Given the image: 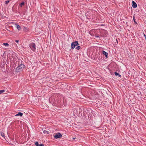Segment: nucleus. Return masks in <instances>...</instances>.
I'll return each mask as SVG.
<instances>
[{
    "label": "nucleus",
    "mask_w": 146,
    "mask_h": 146,
    "mask_svg": "<svg viewBox=\"0 0 146 146\" xmlns=\"http://www.w3.org/2000/svg\"><path fill=\"white\" fill-rule=\"evenodd\" d=\"M35 145L37 146H39V144H38V142H36L35 143Z\"/></svg>",
    "instance_id": "15"
},
{
    "label": "nucleus",
    "mask_w": 146,
    "mask_h": 146,
    "mask_svg": "<svg viewBox=\"0 0 146 146\" xmlns=\"http://www.w3.org/2000/svg\"><path fill=\"white\" fill-rule=\"evenodd\" d=\"M73 139H75V138H73Z\"/></svg>",
    "instance_id": "24"
},
{
    "label": "nucleus",
    "mask_w": 146,
    "mask_h": 146,
    "mask_svg": "<svg viewBox=\"0 0 146 146\" xmlns=\"http://www.w3.org/2000/svg\"><path fill=\"white\" fill-rule=\"evenodd\" d=\"M31 48L33 51L36 50V45L34 43H32L29 44V46Z\"/></svg>",
    "instance_id": "2"
},
{
    "label": "nucleus",
    "mask_w": 146,
    "mask_h": 146,
    "mask_svg": "<svg viewBox=\"0 0 146 146\" xmlns=\"http://www.w3.org/2000/svg\"><path fill=\"white\" fill-rule=\"evenodd\" d=\"M43 133H44L45 134H48L49 133V131H46V130H44L43 131Z\"/></svg>",
    "instance_id": "9"
},
{
    "label": "nucleus",
    "mask_w": 146,
    "mask_h": 146,
    "mask_svg": "<svg viewBox=\"0 0 146 146\" xmlns=\"http://www.w3.org/2000/svg\"><path fill=\"white\" fill-rule=\"evenodd\" d=\"M9 2V1L8 0V1H5V4H7Z\"/></svg>",
    "instance_id": "19"
},
{
    "label": "nucleus",
    "mask_w": 146,
    "mask_h": 146,
    "mask_svg": "<svg viewBox=\"0 0 146 146\" xmlns=\"http://www.w3.org/2000/svg\"><path fill=\"white\" fill-rule=\"evenodd\" d=\"M102 53L105 55L106 57H107V56L108 55V53H107L106 52L104 51H103L102 52Z\"/></svg>",
    "instance_id": "7"
},
{
    "label": "nucleus",
    "mask_w": 146,
    "mask_h": 146,
    "mask_svg": "<svg viewBox=\"0 0 146 146\" xmlns=\"http://www.w3.org/2000/svg\"><path fill=\"white\" fill-rule=\"evenodd\" d=\"M15 42H16L18 43L19 42V40H15Z\"/></svg>",
    "instance_id": "21"
},
{
    "label": "nucleus",
    "mask_w": 146,
    "mask_h": 146,
    "mask_svg": "<svg viewBox=\"0 0 146 146\" xmlns=\"http://www.w3.org/2000/svg\"><path fill=\"white\" fill-rule=\"evenodd\" d=\"M144 36H145V37H146V36H145V34H144ZM145 39H146V37H145Z\"/></svg>",
    "instance_id": "22"
},
{
    "label": "nucleus",
    "mask_w": 146,
    "mask_h": 146,
    "mask_svg": "<svg viewBox=\"0 0 146 146\" xmlns=\"http://www.w3.org/2000/svg\"><path fill=\"white\" fill-rule=\"evenodd\" d=\"M3 45L7 46H8L9 45V44L7 43H4Z\"/></svg>",
    "instance_id": "12"
},
{
    "label": "nucleus",
    "mask_w": 146,
    "mask_h": 146,
    "mask_svg": "<svg viewBox=\"0 0 146 146\" xmlns=\"http://www.w3.org/2000/svg\"><path fill=\"white\" fill-rule=\"evenodd\" d=\"M23 114L21 112L17 114L16 115V116H22L23 115Z\"/></svg>",
    "instance_id": "8"
},
{
    "label": "nucleus",
    "mask_w": 146,
    "mask_h": 146,
    "mask_svg": "<svg viewBox=\"0 0 146 146\" xmlns=\"http://www.w3.org/2000/svg\"><path fill=\"white\" fill-rule=\"evenodd\" d=\"M39 146H44V145L43 144H39Z\"/></svg>",
    "instance_id": "20"
},
{
    "label": "nucleus",
    "mask_w": 146,
    "mask_h": 146,
    "mask_svg": "<svg viewBox=\"0 0 146 146\" xmlns=\"http://www.w3.org/2000/svg\"><path fill=\"white\" fill-rule=\"evenodd\" d=\"M78 45V42L76 41L72 43L71 46V48L72 49H74L75 47Z\"/></svg>",
    "instance_id": "3"
},
{
    "label": "nucleus",
    "mask_w": 146,
    "mask_h": 146,
    "mask_svg": "<svg viewBox=\"0 0 146 146\" xmlns=\"http://www.w3.org/2000/svg\"><path fill=\"white\" fill-rule=\"evenodd\" d=\"M1 136L3 137H4V136H5V135H4V134L3 133H2V132H1Z\"/></svg>",
    "instance_id": "13"
},
{
    "label": "nucleus",
    "mask_w": 146,
    "mask_h": 146,
    "mask_svg": "<svg viewBox=\"0 0 146 146\" xmlns=\"http://www.w3.org/2000/svg\"><path fill=\"white\" fill-rule=\"evenodd\" d=\"M76 112H77V110L76 109H74V115H75L77 114V113H76Z\"/></svg>",
    "instance_id": "10"
},
{
    "label": "nucleus",
    "mask_w": 146,
    "mask_h": 146,
    "mask_svg": "<svg viewBox=\"0 0 146 146\" xmlns=\"http://www.w3.org/2000/svg\"><path fill=\"white\" fill-rule=\"evenodd\" d=\"M115 76H118L119 77H121V75H120L119 73H118L116 72H115Z\"/></svg>",
    "instance_id": "11"
},
{
    "label": "nucleus",
    "mask_w": 146,
    "mask_h": 146,
    "mask_svg": "<svg viewBox=\"0 0 146 146\" xmlns=\"http://www.w3.org/2000/svg\"><path fill=\"white\" fill-rule=\"evenodd\" d=\"M15 25L16 28H17L18 30H20L21 29L20 26L17 23H15Z\"/></svg>",
    "instance_id": "5"
},
{
    "label": "nucleus",
    "mask_w": 146,
    "mask_h": 146,
    "mask_svg": "<svg viewBox=\"0 0 146 146\" xmlns=\"http://www.w3.org/2000/svg\"><path fill=\"white\" fill-rule=\"evenodd\" d=\"M62 135L61 133H58L54 135V138L55 139H57L61 137Z\"/></svg>",
    "instance_id": "4"
},
{
    "label": "nucleus",
    "mask_w": 146,
    "mask_h": 146,
    "mask_svg": "<svg viewBox=\"0 0 146 146\" xmlns=\"http://www.w3.org/2000/svg\"><path fill=\"white\" fill-rule=\"evenodd\" d=\"M97 37H99V36H97Z\"/></svg>",
    "instance_id": "25"
},
{
    "label": "nucleus",
    "mask_w": 146,
    "mask_h": 146,
    "mask_svg": "<svg viewBox=\"0 0 146 146\" xmlns=\"http://www.w3.org/2000/svg\"><path fill=\"white\" fill-rule=\"evenodd\" d=\"M80 47L79 46H78L76 48L78 50H79L80 49Z\"/></svg>",
    "instance_id": "17"
},
{
    "label": "nucleus",
    "mask_w": 146,
    "mask_h": 146,
    "mask_svg": "<svg viewBox=\"0 0 146 146\" xmlns=\"http://www.w3.org/2000/svg\"><path fill=\"white\" fill-rule=\"evenodd\" d=\"M24 30H25V31H28V28L27 27H25V29H24Z\"/></svg>",
    "instance_id": "18"
},
{
    "label": "nucleus",
    "mask_w": 146,
    "mask_h": 146,
    "mask_svg": "<svg viewBox=\"0 0 146 146\" xmlns=\"http://www.w3.org/2000/svg\"><path fill=\"white\" fill-rule=\"evenodd\" d=\"M24 5V2H23L21 3L20 4V6L22 7L23 5Z\"/></svg>",
    "instance_id": "14"
},
{
    "label": "nucleus",
    "mask_w": 146,
    "mask_h": 146,
    "mask_svg": "<svg viewBox=\"0 0 146 146\" xmlns=\"http://www.w3.org/2000/svg\"><path fill=\"white\" fill-rule=\"evenodd\" d=\"M5 92V90H0V94L1 93L4 92Z\"/></svg>",
    "instance_id": "16"
},
{
    "label": "nucleus",
    "mask_w": 146,
    "mask_h": 146,
    "mask_svg": "<svg viewBox=\"0 0 146 146\" xmlns=\"http://www.w3.org/2000/svg\"><path fill=\"white\" fill-rule=\"evenodd\" d=\"M133 19H134V22H135V23H136V22H135V20H134V18H133Z\"/></svg>",
    "instance_id": "23"
},
{
    "label": "nucleus",
    "mask_w": 146,
    "mask_h": 146,
    "mask_svg": "<svg viewBox=\"0 0 146 146\" xmlns=\"http://www.w3.org/2000/svg\"><path fill=\"white\" fill-rule=\"evenodd\" d=\"M132 7L133 8H135L137 7V4L134 1H132Z\"/></svg>",
    "instance_id": "6"
},
{
    "label": "nucleus",
    "mask_w": 146,
    "mask_h": 146,
    "mask_svg": "<svg viewBox=\"0 0 146 146\" xmlns=\"http://www.w3.org/2000/svg\"><path fill=\"white\" fill-rule=\"evenodd\" d=\"M25 66L23 64H21L19 66L17 67L16 71L17 72L22 71L24 68Z\"/></svg>",
    "instance_id": "1"
}]
</instances>
